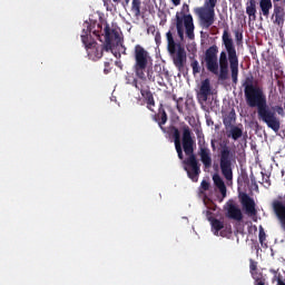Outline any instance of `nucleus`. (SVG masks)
Masks as SVG:
<instances>
[{"label":"nucleus","instance_id":"nucleus-1","mask_svg":"<svg viewBox=\"0 0 285 285\" xmlns=\"http://www.w3.org/2000/svg\"><path fill=\"white\" fill-rule=\"evenodd\" d=\"M222 39L226 51L219 53V47H217V45L210 46L205 51V56L202 59V66L205 63V68L208 72L218 76L220 81H226V79H228L229 67L233 83H238L239 56H237V49L235 48V42H233V37L230 36L228 28L223 31ZM217 55H219V57H217Z\"/></svg>","mask_w":285,"mask_h":285},{"label":"nucleus","instance_id":"nucleus-2","mask_svg":"<svg viewBox=\"0 0 285 285\" xmlns=\"http://www.w3.org/2000/svg\"><path fill=\"white\" fill-rule=\"evenodd\" d=\"M245 101L249 108H257V117L259 121L266 124L267 128H271L274 132H279L282 128V121L277 114L281 117L285 116L284 107L277 105L274 107H268L266 100V94H264V88L256 87L249 91H245Z\"/></svg>","mask_w":285,"mask_h":285},{"label":"nucleus","instance_id":"nucleus-3","mask_svg":"<svg viewBox=\"0 0 285 285\" xmlns=\"http://www.w3.org/2000/svg\"><path fill=\"white\" fill-rule=\"evenodd\" d=\"M183 150L187 155V158L183 160L184 170L187 171V176L191 181H199L202 169L197 156H195V140L188 126L183 128Z\"/></svg>","mask_w":285,"mask_h":285},{"label":"nucleus","instance_id":"nucleus-4","mask_svg":"<svg viewBox=\"0 0 285 285\" xmlns=\"http://www.w3.org/2000/svg\"><path fill=\"white\" fill-rule=\"evenodd\" d=\"M81 41L86 50H94V56L96 59H101V57H104V50L108 52L112 50L114 46H119L121 43V38L119 37L118 30L110 29V24L106 23L104 46H97V41H95L92 37H88V33L81 35Z\"/></svg>","mask_w":285,"mask_h":285},{"label":"nucleus","instance_id":"nucleus-5","mask_svg":"<svg viewBox=\"0 0 285 285\" xmlns=\"http://www.w3.org/2000/svg\"><path fill=\"white\" fill-rule=\"evenodd\" d=\"M190 12V7L186 3L183 4V11H177L175 18L171 20L170 31H177L178 39L184 41V33L190 40L195 39V22L193 20V14L186 13Z\"/></svg>","mask_w":285,"mask_h":285},{"label":"nucleus","instance_id":"nucleus-6","mask_svg":"<svg viewBox=\"0 0 285 285\" xmlns=\"http://www.w3.org/2000/svg\"><path fill=\"white\" fill-rule=\"evenodd\" d=\"M134 71L136 77L141 81H146V79L155 81V77L150 72V69H148V66H150V62L153 61L150 52H148L141 45H136L134 48Z\"/></svg>","mask_w":285,"mask_h":285},{"label":"nucleus","instance_id":"nucleus-7","mask_svg":"<svg viewBox=\"0 0 285 285\" xmlns=\"http://www.w3.org/2000/svg\"><path fill=\"white\" fill-rule=\"evenodd\" d=\"M167 39V50L173 59V63L175 68L179 72H184V68H186V61H187V55H186V48L181 46V43L175 42V38L173 37V31H168L166 33Z\"/></svg>","mask_w":285,"mask_h":285},{"label":"nucleus","instance_id":"nucleus-8","mask_svg":"<svg viewBox=\"0 0 285 285\" xmlns=\"http://www.w3.org/2000/svg\"><path fill=\"white\" fill-rule=\"evenodd\" d=\"M217 1L218 0H205L203 7L195 9V14L198 17L199 26L204 30H208V28L215 23V8L217 7Z\"/></svg>","mask_w":285,"mask_h":285},{"label":"nucleus","instance_id":"nucleus-9","mask_svg":"<svg viewBox=\"0 0 285 285\" xmlns=\"http://www.w3.org/2000/svg\"><path fill=\"white\" fill-rule=\"evenodd\" d=\"M233 154L230 153V147L227 145L223 146L220 150V170L222 175L227 181L233 179V163L230 161Z\"/></svg>","mask_w":285,"mask_h":285},{"label":"nucleus","instance_id":"nucleus-10","mask_svg":"<svg viewBox=\"0 0 285 285\" xmlns=\"http://www.w3.org/2000/svg\"><path fill=\"white\" fill-rule=\"evenodd\" d=\"M198 156L200 158V161L204 166V168H210L213 166V155L210 154V149L208 148V145H206V140H202V136L198 135Z\"/></svg>","mask_w":285,"mask_h":285},{"label":"nucleus","instance_id":"nucleus-11","mask_svg":"<svg viewBox=\"0 0 285 285\" xmlns=\"http://www.w3.org/2000/svg\"><path fill=\"white\" fill-rule=\"evenodd\" d=\"M106 23L108 22H94L89 27H87V30H82V35H87V37H92L90 36L91 33L97 37L98 40L104 42L101 37H106ZM105 26V27H104ZM104 31V33H101Z\"/></svg>","mask_w":285,"mask_h":285},{"label":"nucleus","instance_id":"nucleus-12","mask_svg":"<svg viewBox=\"0 0 285 285\" xmlns=\"http://www.w3.org/2000/svg\"><path fill=\"white\" fill-rule=\"evenodd\" d=\"M226 217L228 219H234V222H242L244 219V214H242V209L239 205L234 200H228L225 205Z\"/></svg>","mask_w":285,"mask_h":285},{"label":"nucleus","instance_id":"nucleus-13","mask_svg":"<svg viewBox=\"0 0 285 285\" xmlns=\"http://www.w3.org/2000/svg\"><path fill=\"white\" fill-rule=\"evenodd\" d=\"M169 132L174 137L175 149L178 158L184 159V150L181 149V134L179 132V129L175 126H171L169 128Z\"/></svg>","mask_w":285,"mask_h":285},{"label":"nucleus","instance_id":"nucleus-14","mask_svg":"<svg viewBox=\"0 0 285 285\" xmlns=\"http://www.w3.org/2000/svg\"><path fill=\"white\" fill-rule=\"evenodd\" d=\"M213 95V87L210 86V79L206 78L200 82L198 92L199 101H208V97Z\"/></svg>","mask_w":285,"mask_h":285},{"label":"nucleus","instance_id":"nucleus-15","mask_svg":"<svg viewBox=\"0 0 285 285\" xmlns=\"http://www.w3.org/2000/svg\"><path fill=\"white\" fill-rule=\"evenodd\" d=\"M242 205H243V208L245 209L246 215H248V217L257 216V209L255 208V200L250 198V196L245 194L242 197Z\"/></svg>","mask_w":285,"mask_h":285},{"label":"nucleus","instance_id":"nucleus-16","mask_svg":"<svg viewBox=\"0 0 285 285\" xmlns=\"http://www.w3.org/2000/svg\"><path fill=\"white\" fill-rule=\"evenodd\" d=\"M140 95L147 104V109L151 112H155V96H153V91H150V88L147 87L146 89H140Z\"/></svg>","mask_w":285,"mask_h":285},{"label":"nucleus","instance_id":"nucleus-17","mask_svg":"<svg viewBox=\"0 0 285 285\" xmlns=\"http://www.w3.org/2000/svg\"><path fill=\"white\" fill-rule=\"evenodd\" d=\"M206 214L208 222H210L214 235H219V230H224V222L213 217V213L210 210H207Z\"/></svg>","mask_w":285,"mask_h":285},{"label":"nucleus","instance_id":"nucleus-18","mask_svg":"<svg viewBox=\"0 0 285 285\" xmlns=\"http://www.w3.org/2000/svg\"><path fill=\"white\" fill-rule=\"evenodd\" d=\"M246 14L249 21H257V1L248 0L246 3Z\"/></svg>","mask_w":285,"mask_h":285},{"label":"nucleus","instance_id":"nucleus-19","mask_svg":"<svg viewBox=\"0 0 285 285\" xmlns=\"http://www.w3.org/2000/svg\"><path fill=\"white\" fill-rule=\"evenodd\" d=\"M235 121H237V114H235V109H232L228 114L223 116V124L226 130H229L235 126Z\"/></svg>","mask_w":285,"mask_h":285},{"label":"nucleus","instance_id":"nucleus-20","mask_svg":"<svg viewBox=\"0 0 285 285\" xmlns=\"http://www.w3.org/2000/svg\"><path fill=\"white\" fill-rule=\"evenodd\" d=\"M273 17H275L274 23H276V26H281V27L284 26L285 12L282 6L279 4L274 6Z\"/></svg>","mask_w":285,"mask_h":285},{"label":"nucleus","instance_id":"nucleus-21","mask_svg":"<svg viewBox=\"0 0 285 285\" xmlns=\"http://www.w3.org/2000/svg\"><path fill=\"white\" fill-rule=\"evenodd\" d=\"M227 137L233 139L234 141H237L238 139H242L244 136V129L239 126L229 127V129H226Z\"/></svg>","mask_w":285,"mask_h":285},{"label":"nucleus","instance_id":"nucleus-22","mask_svg":"<svg viewBox=\"0 0 285 285\" xmlns=\"http://www.w3.org/2000/svg\"><path fill=\"white\" fill-rule=\"evenodd\" d=\"M154 120L157 121L160 130H163V132H166V128L164 127L166 121H168V114H166V110L159 109L158 115L154 116Z\"/></svg>","mask_w":285,"mask_h":285},{"label":"nucleus","instance_id":"nucleus-23","mask_svg":"<svg viewBox=\"0 0 285 285\" xmlns=\"http://www.w3.org/2000/svg\"><path fill=\"white\" fill-rule=\"evenodd\" d=\"M259 14H263V17H266V19H268V17L271 16V10H273V0H259Z\"/></svg>","mask_w":285,"mask_h":285},{"label":"nucleus","instance_id":"nucleus-24","mask_svg":"<svg viewBox=\"0 0 285 285\" xmlns=\"http://www.w3.org/2000/svg\"><path fill=\"white\" fill-rule=\"evenodd\" d=\"M213 181L216 188H218L220 195L223 197H226V183H224V179H222V176H219L218 174H215L213 176Z\"/></svg>","mask_w":285,"mask_h":285},{"label":"nucleus","instance_id":"nucleus-25","mask_svg":"<svg viewBox=\"0 0 285 285\" xmlns=\"http://www.w3.org/2000/svg\"><path fill=\"white\" fill-rule=\"evenodd\" d=\"M190 68L193 70V75L194 77H196V75H199V72H204V67L202 68V66H199V61L196 60L195 57H190Z\"/></svg>","mask_w":285,"mask_h":285},{"label":"nucleus","instance_id":"nucleus-26","mask_svg":"<svg viewBox=\"0 0 285 285\" xmlns=\"http://www.w3.org/2000/svg\"><path fill=\"white\" fill-rule=\"evenodd\" d=\"M253 76H248L245 78L243 82L244 92H248L249 90H254L255 88H259V86L253 83Z\"/></svg>","mask_w":285,"mask_h":285},{"label":"nucleus","instance_id":"nucleus-27","mask_svg":"<svg viewBox=\"0 0 285 285\" xmlns=\"http://www.w3.org/2000/svg\"><path fill=\"white\" fill-rule=\"evenodd\" d=\"M131 12L134 17H141V0L131 1Z\"/></svg>","mask_w":285,"mask_h":285},{"label":"nucleus","instance_id":"nucleus-28","mask_svg":"<svg viewBox=\"0 0 285 285\" xmlns=\"http://www.w3.org/2000/svg\"><path fill=\"white\" fill-rule=\"evenodd\" d=\"M234 35L237 43H242V41H244V31L237 29L234 31Z\"/></svg>","mask_w":285,"mask_h":285},{"label":"nucleus","instance_id":"nucleus-29","mask_svg":"<svg viewBox=\"0 0 285 285\" xmlns=\"http://www.w3.org/2000/svg\"><path fill=\"white\" fill-rule=\"evenodd\" d=\"M257 272V262H255L253 258L249 259V273Z\"/></svg>","mask_w":285,"mask_h":285},{"label":"nucleus","instance_id":"nucleus-30","mask_svg":"<svg viewBox=\"0 0 285 285\" xmlns=\"http://www.w3.org/2000/svg\"><path fill=\"white\" fill-rule=\"evenodd\" d=\"M258 239H259L261 244H264V242H266V233L264 232V228H262V227L259 229Z\"/></svg>","mask_w":285,"mask_h":285},{"label":"nucleus","instance_id":"nucleus-31","mask_svg":"<svg viewBox=\"0 0 285 285\" xmlns=\"http://www.w3.org/2000/svg\"><path fill=\"white\" fill-rule=\"evenodd\" d=\"M250 275H252L253 279H255V282H259V281L264 279V276L262 275V273H258L257 271L252 273Z\"/></svg>","mask_w":285,"mask_h":285},{"label":"nucleus","instance_id":"nucleus-32","mask_svg":"<svg viewBox=\"0 0 285 285\" xmlns=\"http://www.w3.org/2000/svg\"><path fill=\"white\" fill-rule=\"evenodd\" d=\"M263 175V181L265 185V188H271V176H265L264 173H262Z\"/></svg>","mask_w":285,"mask_h":285},{"label":"nucleus","instance_id":"nucleus-33","mask_svg":"<svg viewBox=\"0 0 285 285\" xmlns=\"http://www.w3.org/2000/svg\"><path fill=\"white\" fill-rule=\"evenodd\" d=\"M131 86H134V88H136V90H144V88H141V86L139 85V80L137 78H135L131 82Z\"/></svg>","mask_w":285,"mask_h":285},{"label":"nucleus","instance_id":"nucleus-34","mask_svg":"<svg viewBox=\"0 0 285 285\" xmlns=\"http://www.w3.org/2000/svg\"><path fill=\"white\" fill-rule=\"evenodd\" d=\"M200 188H202L203 190H209V188H210V183H208L207 180H203V181L200 183Z\"/></svg>","mask_w":285,"mask_h":285},{"label":"nucleus","instance_id":"nucleus-35","mask_svg":"<svg viewBox=\"0 0 285 285\" xmlns=\"http://www.w3.org/2000/svg\"><path fill=\"white\" fill-rule=\"evenodd\" d=\"M105 75H108V72H110V62L106 61L105 62V69H104Z\"/></svg>","mask_w":285,"mask_h":285},{"label":"nucleus","instance_id":"nucleus-36","mask_svg":"<svg viewBox=\"0 0 285 285\" xmlns=\"http://www.w3.org/2000/svg\"><path fill=\"white\" fill-rule=\"evenodd\" d=\"M155 41L157 45L161 43V33H159V32L156 33Z\"/></svg>","mask_w":285,"mask_h":285},{"label":"nucleus","instance_id":"nucleus-37","mask_svg":"<svg viewBox=\"0 0 285 285\" xmlns=\"http://www.w3.org/2000/svg\"><path fill=\"white\" fill-rule=\"evenodd\" d=\"M277 86H278L279 92H282V90H284V81L277 80Z\"/></svg>","mask_w":285,"mask_h":285},{"label":"nucleus","instance_id":"nucleus-38","mask_svg":"<svg viewBox=\"0 0 285 285\" xmlns=\"http://www.w3.org/2000/svg\"><path fill=\"white\" fill-rule=\"evenodd\" d=\"M114 3H119L120 0H112ZM104 6H108L110 3V0H102Z\"/></svg>","mask_w":285,"mask_h":285},{"label":"nucleus","instance_id":"nucleus-39","mask_svg":"<svg viewBox=\"0 0 285 285\" xmlns=\"http://www.w3.org/2000/svg\"><path fill=\"white\" fill-rule=\"evenodd\" d=\"M255 285H266V278H263L261 281H256Z\"/></svg>","mask_w":285,"mask_h":285},{"label":"nucleus","instance_id":"nucleus-40","mask_svg":"<svg viewBox=\"0 0 285 285\" xmlns=\"http://www.w3.org/2000/svg\"><path fill=\"white\" fill-rule=\"evenodd\" d=\"M171 3H174V6H180L181 0H171Z\"/></svg>","mask_w":285,"mask_h":285},{"label":"nucleus","instance_id":"nucleus-41","mask_svg":"<svg viewBox=\"0 0 285 285\" xmlns=\"http://www.w3.org/2000/svg\"><path fill=\"white\" fill-rule=\"evenodd\" d=\"M176 108H177L178 112H180V114L184 112V108L181 106H179V104H177Z\"/></svg>","mask_w":285,"mask_h":285},{"label":"nucleus","instance_id":"nucleus-42","mask_svg":"<svg viewBox=\"0 0 285 285\" xmlns=\"http://www.w3.org/2000/svg\"><path fill=\"white\" fill-rule=\"evenodd\" d=\"M130 3V0H124L122 6L126 7Z\"/></svg>","mask_w":285,"mask_h":285},{"label":"nucleus","instance_id":"nucleus-43","mask_svg":"<svg viewBox=\"0 0 285 285\" xmlns=\"http://www.w3.org/2000/svg\"><path fill=\"white\" fill-rule=\"evenodd\" d=\"M213 150H216L215 140L210 141Z\"/></svg>","mask_w":285,"mask_h":285},{"label":"nucleus","instance_id":"nucleus-44","mask_svg":"<svg viewBox=\"0 0 285 285\" xmlns=\"http://www.w3.org/2000/svg\"><path fill=\"white\" fill-rule=\"evenodd\" d=\"M277 285H285L284 281H282L281 278H278Z\"/></svg>","mask_w":285,"mask_h":285},{"label":"nucleus","instance_id":"nucleus-45","mask_svg":"<svg viewBox=\"0 0 285 285\" xmlns=\"http://www.w3.org/2000/svg\"><path fill=\"white\" fill-rule=\"evenodd\" d=\"M173 99H174V101H177V96H174Z\"/></svg>","mask_w":285,"mask_h":285},{"label":"nucleus","instance_id":"nucleus-46","mask_svg":"<svg viewBox=\"0 0 285 285\" xmlns=\"http://www.w3.org/2000/svg\"><path fill=\"white\" fill-rule=\"evenodd\" d=\"M220 237H224V232H220Z\"/></svg>","mask_w":285,"mask_h":285},{"label":"nucleus","instance_id":"nucleus-47","mask_svg":"<svg viewBox=\"0 0 285 285\" xmlns=\"http://www.w3.org/2000/svg\"><path fill=\"white\" fill-rule=\"evenodd\" d=\"M273 1H274V3H275V2H278V1H282V0H273Z\"/></svg>","mask_w":285,"mask_h":285}]
</instances>
